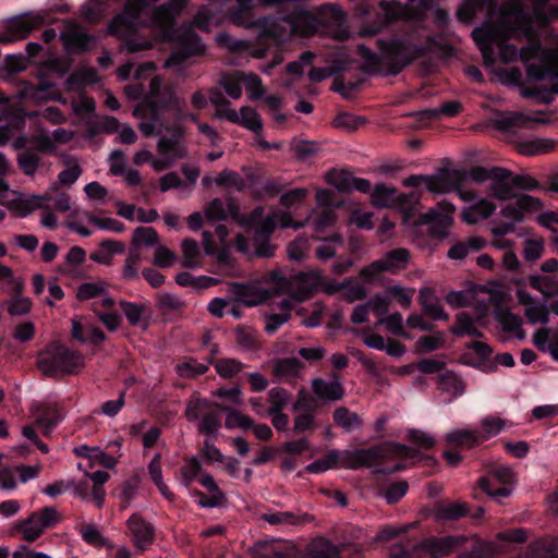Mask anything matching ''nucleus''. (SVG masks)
<instances>
[{"label": "nucleus", "instance_id": "19", "mask_svg": "<svg viewBox=\"0 0 558 558\" xmlns=\"http://www.w3.org/2000/svg\"><path fill=\"white\" fill-rule=\"evenodd\" d=\"M410 259L407 248L398 247L388 251L380 259L375 260V266L384 271L397 274L405 269Z\"/></svg>", "mask_w": 558, "mask_h": 558}, {"label": "nucleus", "instance_id": "37", "mask_svg": "<svg viewBox=\"0 0 558 558\" xmlns=\"http://www.w3.org/2000/svg\"><path fill=\"white\" fill-rule=\"evenodd\" d=\"M23 291V283L17 282L14 287L15 295L10 300L8 305V313L11 316H22L26 315L32 310V301L29 298H21V293Z\"/></svg>", "mask_w": 558, "mask_h": 558}, {"label": "nucleus", "instance_id": "22", "mask_svg": "<svg viewBox=\"0 0 558 558\" xmlns=\"http://www.w3.org/2000/svg\"><path fill=\"white\" fill-rule=\"evenodd\" d=\"M418 302L423 308L425 315L434 320L449 319V315L444 311L439 303L438 298L435 294L434 289L425 287L420 290Z\"/></svg>", "mask_w": 558, "mask_h": 558}, {"label": "nucleus", "instance_id": "24", "mask_svg": "<svg viewBox=\"0 0 558 558\" xmlns=\"http://www.w3.org/2000/svg\"><path fill=\"white\" fill-rule=\"evenodd\" d=\"M530 122H542L522 112H498L494 125L501 132H510L514 128H525Z\"/></svg>", "mask_w": 558, "mask_h": 558}, {"label": "nucleus", "instance_id": "63", "mask_svg": "<svg viewBox=\"0 0 558 558\" xmlns=\"http://www.w3.org/2000/svg\"><path fill=\"white\" fill-rule=\"evenodd\" d=\"M407 437L410 442L425 450L432 449L436 444L433 436L420 429H410Z\"/></svg>", "mask_w": 558, "mask_h": 558}, {"label": "nucleus", "instance_id": "11", "mask_svg": "<svg viewBox=\"0 0 558 558\" xmlns=\"http://www.w3.org/2000/svg\"><path fill=\"white\" fill-rule=\"evenodd\" d=\"M46 13L27 12L22 15L15 16L8 22L7 33L15 39L27 38L35 29L48 24Z\"/></svg>", "mask_w": 558, "mask_h": 558}, {"label": "nucleus", "instance_id": "3", "mask_svg": "<svg viewBox=\"0 0 558 558\" xmlns=\"http://www.w3.org/2000/svg\"><path fill=\"white\" fill-rule=\"evenodd\" d=\"M468 537L462 534L446 536H428L415 545H393L389 549V558H445L463 548Z\"/></svg>", "mask_w": 558, "mask_h": 558}, {"label": "nucleus", "instance_id": "14", "mask_svg": "<svg viewBox=\"0 0 558 558\" xmlns=\"http://www.w3.org/2000/svg\"><path fill=\"white\" fill-rule=\"evenodd\" d=\"M134 545L142 551L146 550L154 542V526L140 514L133 513L126 521Z\"/></svg>", "mask_w": 558, "mask_h": 558}, {"label": "nucleus", "instance_id": "32", "mask_svg": "<svg viewBox=\"0 0 558 558\" xmlns=\"http://www.w3.org/2000/svg\"><path fill=\"white\" fill-rule=\"evenodd\" d=\"M529 284L532 289L541 292L544 298L550 299L558 296V280L541 275H531Z\"/></svg>", "mask_w": 558, "mask_h": 558}, {"label": "nucleus", "instance_id": "2", "mask_svg": "<svg viewBox=\"0 0 558 558\" xmlns=\"http://www.w3.org/2000/svg\"><path fill=\"white\" fill-rule=\"evenodd\" d=\"M388 457L400 459L421 458L425 460L426 465L436 464L434 457L422 456L417 449L395 441H387L366 449L345 451L343 464L350 469L372 468L380 464Z\"/></svg>", "mask_w": 558, "mask_h": 558}, {"label": "nucleus", "instance_id": "41", "mask_svg": "<svg viewBox=\"0 0 558 558\" xmlns=\"http://www.w3.org/2000/svg\"><path fill=\"white\" fill-rule=\"evenodd\" d=\"M357 52L360 57L364 60L365 64L363 66L364 71L367 73H377L381 71L383 68V54L379 56L371 48L365 45L357 46Z\"/></svg>", "mask_w": 558, "mask_h": 558}, {"label": "nucleus", "instance_id": "64", "mask_svg": "<svg viewBox=\"0 0 558 558\" xmlns=\"http://www.w3.org/2000/svg\"><path fill=\"white\" fill-rule=\"evenodd\" d=\"M308 247V240L303 236H298L288 245V255L291 260L301 262L306 256Z\"/></svg>", "mask_w": 558, "mask_h": 558}, {"label": "nucleus", "instance_id": "17", "mask_svg": "<svg viewBox=\"0 0 558 558\" xmlns=\"http://www.w3.org/2000/svg\"><path fill=\"white\" fill-rule=\"evenodd\" d=\"M494 171L489 184L490 194L500 201L511 199L514 196L513 173L501 167H494Z\"/></svg>", "mask_w": 558, "mask_h": 558}, {"label": "nucleus", "instance_id": "54", "mask_svg": "<svg viewBox=\"0 0 558 558\" xmlns=\"http://www.w3.org/2000/svg\"><path fill=\"white\" fill-rule=\"evenodd\" d=\"M556 86L546 87L539 86L534 88H524L522 90V95L525 98H534L537 101L549 105L554 100V96L556 95Z\"/></svg>", "mask_w": 558, "mask_h": 558}, {"label": "nucleus", "instance_id": "44", "mask_svg": "<svg viewBox=\"0 0 558 558\" xmlns=\"http://www.w3.org/2000/svg\"><path fill=\"white\" fill-rule=\"evenodd\" d=\"M408 489L409 484L403 480L380 486V490L388 505L397 504L408 493Z\"/></svg>", "mask_w": 558, "mask_h": 558}, {"label": "nucleus", "instance_id": "26", "mask_svg": "<svg viewBox=\"0 0 558 558\" xmlns=\"http://www.w3.org/2000/svg\"><path fill=\"white\" fill-rule=\"evenodd\" d=\"M435 517L438 521H456L469 514V506L463 501L437 502L435 505Z\"/></svg>", "mask_w": 558, "mask_h": 558}, {"label": "nucleus", "instance_id": "28", "mask_svg": "<svg viewBox=\"0 0 558 558\" xmlns=\"http://www.w3.org/2000/svg\"><path fill=\"white\" fill-rule=\"evenodd\" d=\"M496 210V205L488 199H481L462 211V219L468 225H475L486 219Z\"/></svg>", "mask_w": 558, "mask_h": 558}, {"label": "nucleus", "instance_id": "20", "mask_svg": "<svg viewBox=\"0 0 558 558\" xmlns=\"http://www.w3.org/2000/svg\"><path fill=\"white\" fill-rule=\"evenodd\" d=\"M445 440L453 447L472 449L484 442L485 437L477 429H453L446 434Z\"/></svg>", "mask_w": 558, "mask_h": 558}, {"label": "nucleus", "instance_id": "49", "mask_svg": "<svg viewBox=\"0 0 558 558\" xmlns=\"http://www.w3.org/2000/svg\"><path fill=\"white\" fill-rule=\"evenodd\" d=\"M304 367V363L296 357H286L278 360L275 373L278 376L296 377Z\"/></svg>", "mask_w": 558, "mask_h": 558}, {"label": "nucleus", "instance_id": "36", "mask_svg": "<svg viewBox=\"0 0 558 558\" xmlns=\"http://www.w3.org/2000/svg\"><path fill=\"white\" fill-rule=\"evenodd\" d=\"M157 307L161 315L166 317L181 312L185 307V302L175 294L159 293L157 295Z\"/></svg>", "mask_w": 558, "mask_h": 558}, {"label": "nucleus", "instance_id": "45", "mask_svg": "<svg viewBox=\"0 0 558 558\" xmlns=\"http://www.w3.org/2000/svg\"><path fill=\"white\" fill-rule=\"evenodd\" d=\"M438 389L458 396L463 393L464 387L462 380L453 372L446 371L438 377Z\"/></svg>", "mask_w": 558, "mask_h": 558}, {"label": "nucleus", "instance_id": "29", "mask_svg": "<svg viewBox=\"0 0 558 558\" xmlns=\"http://www.w3.org/2000/svg\"><path fill=\"white\" fill-rule=\"evenodd\" d=\"M530 558H558V538L545 536L530 545Z\"/></svg>", "mask_w": 558, "mask_h": 558}, {"label": "nucleus", "instance_id": "39", "mask_svg": "<svg viewBox=\"0 0 558 558\" xmlns=\"http://www.w3.org/2000/svg\"><path fill=\"white\" fill-rule=\"evenodd\" d=\"M496 319L502 325L506 332H515L520 339L525 337V332L521 329L523 322L519 315L507 310L497 313Z\"/></svg>", "mask_w": 558, "mask_h": 558}, {"label": "nucleus", "instance_id": "31", "mask_svg": "<svg viewBox=\"0 0 558 558\" xmlns=\"http://www.w3.org/2000/svg\"><path fill=\"white\" fill-rule=\"evenodd\" d=\"M187 2L189 0H168L156 9L154 17L163 23H172L187 5Z\"/></svg>", "mask_w": 558, "mask_h": 558}, {"label": "nucleus", "instance_id": "61", "mask_svg": "<svg viewBox=\"0 0 558 558\" xmlns=\"http://www.w3.org/2000/svg\"><path fill=\"white\" fill-rule=\"evenodd\" d=\"M252 229H254V242H265L266 240H270V236L276 229V221L274 218L268 216L264 222L255 225Z\"/></svg>", "mask_w": 558, "mask_h": 558}, {"label": "nucleus", "instance_id": "7", "mask_svg": "<svg viewBox=\"0 0 558 558\" xmlns=\"http://www.w3.org/2000/svg\"><path fill=\"white\" fill-rule=\"evenodd\" d=\"M514 484L515 474L507 465H496L486 476L478 480V487L499 504L512 494Z\"/></svg>", "mask_w": 558, "mask_h": 558}, {"label": "nucleus", "instance_id": "33", "mask_svg": "<svg viewBox=\"0 0 558 558\" xmlns=\"http://www.w3.org/2000/svg\"><path fill=\"white\" fill-rule=\"evenodd\" d=\"M333 422L347 433H351L362 426L360 416L345 407H339L333 411Z\"/></svg>", "mask_w": 558, "mask_h": 558}, {"label": "nucleus", "instance_id": "16", "mask_svg": "<svg viewBox=\"0 0 558 558\" xmlns=\"http://www.w3.org/2000/svg\"><path fill=\"white\" fill-rule=\"evenodd\" d=\"M418 222L428 226V232L434 239L442 240L448 235L452 216L430 209L420 215Z\"/></svg>", "mask_w": 558, "mask_h": 558}, {"label": "nucleus", "instance_id": "9", "mask_svg": "<svg viewBox=\"0 0 558 558\" xmlns=\"http://www.w3.org/2000/svg\"><path fill=\"white\" fill-rule=\"evenodd\" d=\"M60 40L68 52L77 54L89 51L96 43L94 35L72 20L65 21V28L60 34Z\"/></svg>", "mask_w": 558, "mask_h": 558}, {"label": "nucleus", "instance_id": "21", "mask_svg": "<svg viewBox=\"0 0 558 558\" xmlns=\"http://www.w3.org/2000/svg\"><path fill=\"white\" fill-rule=\"evenodd\" d=\"M262 519L271 525L299 526L314 520L308 513H294L291 511H274L262 514Z\"/></svg>", "mask_w": 558, "mask_h": 558}, {"label": "nucleus", "instance_id": "23", "mask_svg": "<svg viewBox=\"0 0 558 558\" xmlns=\"http://www.w3.org/2000/svg\"><path fill=\"white\" fill-rule=\"evenodd\" d=\"M496 0H463L457 10V19L463 24H471L477 13L495 8Z\"/></svg>", "mask_w": 558, "mask_h": 558}, {"label": "nucleus", "instance_id": "43", "mask_svg": "<svg viewBox=\"0 0 558 558\" xmlns=\"http://www.w3.org/2000/svg\"><path fill=\"white\" fill-rule=\"evenodd\" d=\"M209 363L215 366L216 372L223 378H232L244 367V364L235 359H220L217 361L210 359Z\"/></svg>", "mask_w": 558, "mask_h": 558}, {"label": "nucleus", "instance_id": "60", "mask_svg": "<svg viewBox=\"0 0 558 558\" xmlns=\"http://www.w3.org/2000/svg\"><path fill=\"white\" fill-rule=\"evenodd\" d=\"M369 310L379 318V323H383L384 317L389 314L390 299L380 293H376L368 302Z\"/></svg>", "mask_w": 558, "mask_h": 558}, {"label": "nucleus", "instance_id": "15", "mask_svg": "<svg viewBox=\"0 0 558 558\" xmlns=\"http://www.w3.org/2000/svg\"><path fill=\"white\" fill-rule=\"evenodd\" d=\"M526 76L530 81L541 82L545 78L558 80V46L549 49L543 64L532 63L526 68Z\"/></svg>", "mask_w": 558, "mask_h": 558}, {"label": "nucleus", "instance_id": "56", "mask_svg": "<svg viewBox=\"0 0 558 558\" xmlns=\"http://www.w3.org/2000/svg\"><path fill=\"white\" fill-rule=\"evenodd\" d=\"M230 294L235 302L244 303L248 306L256 304L251 298L253 296L252 288L247 284L240 282H232L230 284Z\"/></svg>", "mask_w": 558, "mask_h": 558}, {"label": "nucleus", "instance_id": "62", "mask_svg": "<svg viewBox=\"0 0 558 558\" xmlns=\"http://www.w3.org/2000/svg\"><path fill=\"white\" fill-rule=\"evenodd\" d=\"M220 426L221 420L219 414L216 412H208L203 416L198 430L207 436H214L217 434Z\"/></svg>", "mask_w": 558, "mask_h": 558}, {"label": "nucleus", "instance_id": "51", "mask_svg": "<svg viewBox=\"0 0 558 558\" xmlns=\"http://www.w3.org/2000/svg\"><path fill=\"white\" fill-rule=\"evenodd\" d=\"M242 72L235 71L231 75H223L220 84L228 94L229 97L233 99H239L242 96Z\"/></svg>", "mask_w": 558, "mask_h": 558}, {"label": "nucleus", "instance_id": "18", "mask_svg": "<svg viewBox=\"0 0 558 558\" xmlns=\"http://www.w3.org/2000/svg\"><path fill=\"white\" fill-rule=\"evenodd\" d=\"M333 378L332 381H327L320 377L312 380V390L317 399L333 402L344 397V387L339 381L337 375H333Z\"/></svg>", "mask_w": 558, "mask_h": 558}, {"label": "nucleus", "instance_id": "35", "mask_svg": "<svg viewBox=\"0 0 558 558\" xmlns=\"http://www.w3.org/2000/svg\"><path fill=\"white\" fill-rule=\"evenodd\" d=\"M158 153L170 159H181L185 157V148L181 146L179 136L160 137L157 144Z\"/></svg>", "mask_w": 558, "mask_h": 558}, {"label": "nucleus", "instance_id": "57", "mask_svg": "<svg viewBox=\"0 0 558 558\" xmlns=\"http://www.w3.org/2000/svg\"><path fill=\"white\" fill-rule=\"evenodd\" d=\"M87 219L90 223L98 227L101 230L112 231L116 233H121L124 231V225L113 218H99L92 213H86Z\"/></svg>", "mask_w": 558, "mask_h": 558}, {"label": "nucleus", "instance_id": "34", "mask_svg": "<svg viewBox=\"0 0 558 558\" xmlns=\"http://www.w3.org/2000/svg\"><path fill=\"white\" fill-rule=\"evenodd\" d=\"M209 364V362L204 364L194 357H186L183 362L177 364L175 371L180 377L193 379L207 373Z\"/></svg>", "mask_w": 558, "mask_h": 558}, {"label": "nucleus", "instance_id": "59", "mask_svg": "<svg viewBox=\"0 0 558 558\" xmlns=\"http://www.w3.org/2000/svg\"><path fill=\"white\" fill-rule=\"evenodd\" d=\"M475 320L468 312H460L456 315V324L451 326L450 332L458 338L466 336V332L474 325Z\"/></svg>", "mask_w": 558, "mask_h": 558}, {"label": "nucleus", "instance_id": "5", "mask_svg": "<svg viewBox=\"0 0 558 558\" xmlns=\"http://www.w3.org/2000/svg\"><path fill=\"white\" fill-rule=\"evenodd\" d=\"M377 46L383 54V62L387 65V74L393 76L398 75L415 59L424 56V48L409 45L400 39H378Z\"/></svg>", "mask_w": 558, "mask_h": 558}, {"label": "nucleus", "instance_id": "1", "mask_svg": "<svg viewBox=\"0 0 558 558\" xmlns=\"http://www.w3.org/2000/svg\"><path fill=\"white\" fill-rule=\"evenodd\" d=\"M148 7V0H126L122 11L108 23V34L122 40L131 53L150 48L148 40L137 38V33L143 26L142 16Z\"/></svg>", "mask_w": 558, "mask_h": 558}, {"label": "nucleus", "instance_id": "46", "mask_svg": "<svg viewBox=\"0 0 558 558\" xmlns=\"http://www.w3.org/2000/svg\"><path fill=\"white\" fill-rule=\"evenodd\" d=\"M182 252L184 256L183 266L185 268H196L199 266L201 251L198 243L194 239H184L182 241Z\"/></svg>", "mask_w": 558, "mask_h": 558}, {"label": "nucleus", "instance_id": "40", "mask_svg": "<svg viewBox=\"0 0 558 558\" xmlns=\"http://www.w3.org/2000/svg\"><path fill=\"white\" fill-rule=\"evenodd\" d=\"M337 187L340 192L350 193L352 191H359L362 193H369L372 184L369 180L363 178H355L351 175H343L339 179Z\"/></svg>", "mask_w": 558, "mask_h": 558}, {"label": "nucleus", "instance_id": "6", "mask_svg": "<svg viewBox=\"0 0 558 558\" xmlns=\"http://www.w3.org/2000/svg\"><path fill=\"white\" fill-rule=\"evenodd\" d=\"M466 179V172L459 169L440 168L433 175L413 174L404 180V185L418 187L423 183L427 191L436 194L452 192Z\"/></svg>", "mask_w": 558, "mask_h": 558}, {"label": "nucleus", "instance_id": "27", "mask_svg": "<svg viewBox=\"0 0 558 558\" xmlns=\"http://www.w3.org/2000/svg\"><path fill=\"white\" fill-rule=\"evenodd\" d=\"M125 251V246L122 242L107 239L99 243L97 252H93L89 258L98 264L111 265L112 257L114 254H122Z\"/></svg>", "mask_w": 558, "mask_h": 558}, {"label": "nucleus", "instance_id": "53", "mask_svg": "<svg viewBox=\"0 0 558 558\" xmlns=\"http://www.w3.org/2000/svg\"><path fill=\"white\" fill-rule=\"evenodd\" d=\"M555 147V143L547 138H535L524 142L522 145V151L525 155L534 156L539 154H547Z\"/></svg>", "mask_w": 558, "mask_h": 558}, {"label": "nucleus", "instance_id": "13", "mask_svg": "<svg viewBox=\"0 0 558 558\" xmlns=\"http://www.w3.org/2000/svg\"><path fill=\"white\" fill-rule=\"evenodd\" d=\"M204 51L205 46L202 38L197 34L190 32L178 40L167 60V64L181 65L191 57L202 56Z\"/></svg>", "mask_w": 558, "mask_h": 558}, {"label": "nucleus", "instance_id": "58", "mask_svg": "<svg viewBox=\"0 0 558 558\" xmlns=\"http://www.w3.org/2000/svg\"><path fill=\"white\" fill-rule=\"evenodd\" d=\"M235 340L239 345L246 350H256L259 348V342L254 331L243 326H239L235 329Z\"/></svg>", "mask_w": 558, "mask_h": 558}, {"label": "nucleus", "instance_id": "25", "mask_svg": "<svg viewBox=\"0 0 558 558\" xmlns=\"http://www.w3.org/2000/svg\"><path fill=\"white\" fill-rule=\"evenodd\" d=\"M51 199L52 195L50 193H46L44 195H33L28 199L16 198L11 201L10 208L17 211L20 217H26L35 209H49V206L45 203Z\"/></svg>", "mask_w": 558, "mask_h": 558}, {"label": "nucleus", "instance_id": "10", "mask_svg": "<svg viewBox=\"0 0 558 558\" xmlns=\"http://www.w3.org/2000/svg\"><path fill=\"white\" fill-rule=\"evenodd\" d=\"M308 553L312 558H344L345 554L350 558H362V549L355 544L335 545L325 537L315 538L308 546Z\"/></svg>", "mask_w": 558, "mask_h": 558}, {"label": "nucleus", "instance_id": "8", "mask_svg": "<svg viewBox=\"0 0 558 558\" xmlns=\"http://www.w3.org/2000/svg\"><path fill=\"white\" fill-rule=\"evenodd\" d=\"M61 520L56 508L46 506L40 511L32 512L26 519L19 521L15 529L23 539L35 542L47 529L56 526Z\"/></svg>", "mask_w": 558, "mask_h": 558}, {"label": "nucleus", "instance_id": "38", "mask_svg": "<svg viewBox=\"0 0 558 558\" xmlns=\"http://www.w3.org/2000/svg\"><path fill=\"white\" fill-rule=\"evenodd\" d=\"M40 163L41 157L34 150V148H26L17 155V166L26 175H34Z\"/></svg>", "mask_w": 558, "mask_h": 558}, {"label": "nucleus", "instance_id": "42", "mask_svg": "<svg viewBox=\"0 0 558 558\" xmlns=\"http://www.w3.org/2000/svg\"><path fill=\"white\" fill-rule=\"evenodd\" d=\"M159 235L153 227H137L132 236V243L135 247L154 246L158 243Z\"/></svg>", "mask_w": 558, "mask_h": 558}, {"label": "nucleus", "instance_id": "55", "mask_svg": "<svg viewBox=\"0 0 558 558\" xmlns=\"http://www.w3.org/2000/svg\"><path fill=\"white\" fill-rule=\"evenodd\" d=\"M120 308L125 315L131 326H137L145 312V306L142 304L129 302L125 300L120 301Z\"/></svg>", "mask_w": 558, "mask_h": 558}, {"label": "nucleus", "instance_id": "52", "mask_svg": "<svg viewBox=\"0 0 558 558\" xmlns=\"http://www.w3.org/2000/svg\"><path fill=\"white\" fill-rule=\"evenodd\" d=\"M524 315L531 325L549 323V308L545 303H537L535 306L525 307Z\"/></svg>", "mask_w": 558, "mask_h": 558}, {"label": "nucleus", "instance_id": "12", "mask_svg": "<svg viewBox=\"0 0 558 558\" xmlns=\"http://www.w3.org/2000/svg\"><path fill=\"white\" fill-rule=\"evenodd\" d=\"M476 47L482 52L486 63L495 61L494 45L499 40L500 32L496 24L492 21L484 22L481 26L475 27L471 34Z\"/></svg>", "mask_w": 558, "mask_h": 558}, {"label": "nucleus", "instance_id": "4", "mask_svg": "<svg viewBox=\"0 0 558 558\" xmlns=\"http://www.w3.org/2000/svg\"><path fill=\"white\" fill-rule=\"evenodd\" d=\"M36 365L45 376L59 378L76 374L83 366V356L59 341H51L38 353Z\"/></svg>", "mask_w": 558, "mask_h": 558}, {"label": "nucleus", "instance_id": "47", "mask_svg": "<svg viewBox=\"0 0 558 558\" xmlns=\"http://www.w3.org/2000/svg\"><path fill=\"white\" fill-rule=\"evenodd\" d=\"M397 190L385 184H377L372 192V203L376 207H388L396 199Z\"/></svg>", "mask_w": 558, "mask_h": 558}, {"label": "nucleus", "instance_id": "50", "mask_svg": "<svg viewBox=\"0 0 558 558\" xmlns=\"http://www.w3.org/2000/svg\"><path fill=\"white\" fill-rule=\"evenodd\" d=\"M292 395L284 388L275 387L268 392V401L271 407L267 412H279L283 411L291 400Z\"/></svg>", "mask_w": 558, "mask_h": 558}, {"label": "nucleus", "instance_id": "48", "mask_svg": "<svg viewBox=\"0 0 558 558\" xmlns=\"http://www.w3.org/2000/svg\"><path fill=\"white\" fill-rule=\"evenodd\" d=\"M245 129L259 133L263 130V123L257 111L251 107L244 106L240 109V122Z\"/></svg>", "mask_w": 558, "mask_h": 558}, {"label": "nucleus", "instance_id": "30", "mask_svg": "<svg viewBox=\"0 0 558 558\" xmlns=\"http://www.w3.org/2000/svg\"><path fill=\"white\" fill-rule=\"evenodd\" d=\"M215 407L221 412H226L228 414L225 422L226 428H241L243 430H248L253 428L254 420L251 418L250 416L228 405L215 403Z\"/></svg>", "mask_w": 558, "mask_h": 558}]
</instances>
